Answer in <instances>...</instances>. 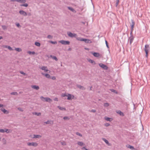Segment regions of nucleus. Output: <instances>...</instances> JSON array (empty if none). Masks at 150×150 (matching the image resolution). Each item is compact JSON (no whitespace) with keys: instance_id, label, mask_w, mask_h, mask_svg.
Masks as SVG:
<instances>
[{"instance_id":"nucleus-1","label":"nucleus","mask_w":150,"mask_h":150,"mask_svg":"<svg viewBox=\"0 0 150 150\" xmlns=\"http://www.w3.org/2000/svg\"><path fill=\"white\" fill-rule=\"evenodd\" d=\"M40 99L44 101H46L49 103L51 102L52 100L49 98H44L42 96L40 97Z\"/></svg>"},{"instance_id":"nucleus-2","label":"nucleus","mask_w":150,"mask_h":150,"mask_svg":"<svg viewBox=\"0 0 150 150\" xmlns=\"http://www.w3.org/2000/svg\"><path fill=\"white\" fill-rule=\"evenodd\" d=\"M149 50V46L148 45H146L145 46L144 50L146 52V56L147 57H148V53Z\"/></svg>"},{"instance_id":"nucleus-3","label":"nucleus","mask_w":150,"mask_h":150,"mask_svg":"<svg viewBox=\"0 0 150 150\" xmlns=\"http://www.w3.org/2000/svg\"><path fill=\"white\" fill-rule=\"evenodd\" d=\"M27 145L29 146H33L36 147L38 146V143L36 142H28L27 143Z\"/></svg>"},{"instance_id":"nucleus-4","label":"nucleus","mask_w":150,"mask_h":150,"mask_svg":"<svg viewBox=\"0 0 150 150\" xmlns=\"http://www.w3.org/2000/svg\"><path fill=\"white\" fill-rule=\"evenodd\" d=\"M30 137L32 138H39L41 137V136L40 135H30Z\"/></svg>"},{"instance_id":"nucleus-5","label":"nucleus","mask_w":150,"mask_h":150,"mask_svg":"<svg viewBox=\"0 0 150 150\" xmlns=\"http://www.w3.org/2000/svg\"><path fill=\"white\" fill-rule=\"evenodd\" d=\"M59 42L61 43L63 45H69V44L70 42L68 41H66L64 40H60L59 41Z\"/></svg>"},{"instance_id":"nucleus-6","label":"nucleus","mask_w":150,"mask_h":150,"mask_svg":"<svg viewBox=\"0 0 150 150\" xmlns=\"http://www.w3.org/2000/svg\"><path fill=\"white\" fill-rule=\"evenodd\" d=\"M132 24L130 25L131 28V33H132L134 29V26L135 25V23L134 21L133 20H132Z\"/></svg>"},{"instance_id":"nucleus-7","label":"nucleus","mask_w":150,"mask_h":150,"mask_svg":"<svg viewBox=\"0 0 150 150\" xmlns=\"http://www.w3.org/2000/svg\"><path fill=\"white\" fill-rule=\"evenodd\" d=\"M67 34L69 36L72 38L73 37H76L77 36L76 34L74 33H72L70 32H68Z\"/></svg>"},{"instance_id":"nucleus-8","label":"nucleus","mask_w":150,"mask_h":150,"mask_svg":"<svg viewBox=\"0 0 150 150\" xmlns=\"http://www.w3.org/2000/svg\"><path fill=\"white\" fill-rule=\"evenodd\" d=\"M67 97V99L68 100H71L72 99H74V96L71 95L69 94H68Z\"/></svg>"},{"instance_id":"nucleus-9","label":"nucleus","mask_w":150,"mask_h":150,"mask_svg":"<svg viewBox=\"0 0 150 150\" xmlns=\"http://www.w3.org/2000/svg\"><path fill=\"white\" fill-rule=\"evenodd\" d=\"M99 66L102 68L105 69H108V67L107 66L103 64H99Z\"/></svg>"},{"instance_id":"nucleus-10","label":"nucleus","mask_w":150,"mask_h":150,"mask_svg":"<svg viewBox=\"0 0 150 150\" xmlns=\"http://www.w3.org/2000/svg\"><path fill=\"white\" fill-rule=\"evenodd\" d=\"M91 53L93 55L96 57H100V55L99 53L96 52H92Z\"/></svg>"},{"instance_id":"nucleus-11","label":"nucleus","mask_w":150,"mask_h":150,"mask_svg":"<svg viewBox=\"0 0 150 150\" xmlns=\"http://www.w3.org/2000/svg\"><path fill=\"white\" fill-rule=\"evenodd\" d=\"M19 13L21 15L23 16H25L27 15V13L21 10L19 11Z\"/></svg>"},{"instance_id":"nucleus-12","label":"nucleus","mask_w":150,"mask_h":150,"mask_svg":"<svg viewBox=\"0 0 150 150\" xmlns=\"http://www.w3.org/2000/svg\"><path fill=\"white\" fill-rule=\"evenodd\" d=\"M40 68L41 69L44 70V71H45V72H47V71H49L47 69V67H46L43 66V67H42Z\"/></svg>"},{"instance_id":"nucleus-13","label":"nucleus","mask_w":150,"mask_h":150,"mask_svg":"<svg viewBox=\"0 0 150 150\" xmlns=\"http://www.w3.org/2000/svg\"><path fill=\"white\" fill-rule=\"evenodd\" d=\"M83 41L85 42L86 43H90L92 42L91 40L88 39H84Z\"/></svg>"},{"instance_id":"nucleus-14","label":"nucleus","mask_w":150,"mask_h":150,"mask_svg":"<svg viewBox=\"0 0 150 150\" xmlns=\"http://www.w3.org/2000/svg\"><path fill=\"white\" fill-rule=\"evenodd\" d=\"M31 87L37 90H38L39 89V87L38 86L36 85H32Z\"/></svg>"},{"instance_id":"nucleus-15","label":"nucleus","mask_w":150,"mask_h":150,"mask_svg":"<svg viewBox=\"0 0 150 150\" xmlns=\"http://www.w3.org/2000/svg\"><path fill=\"white\" fill-rule=\"evenodd\" d=\"M105 119L106 120L109 121H111L112 120V118H109L107 117H105Z\"/></svg>"},{"instance_id":"nucleus-16","label":"nucleus","mask_w":150,"mask_h":150,"mask_svg":"<svg viewBox=\"0 0 150 150\" xmlns=\"http://www.w3.org/2000/svg\"><path fill=\"white\" fill-rule=\"evenodd\" d=\"M45 123L46 124H53V122L51 120H48L47 121L45 122Z\"/></svg>"},{"instance_id":"nucleus-17","label":"nucleus","mask_w":150,"mask_h":150,"mask_svg":"<svg viewBox=\"0 0 150 150\" xmlns=\"http://www.w3.org/2000/svg\"><path fill=\"white\" fill-rule=\"evenodd\" d=\"M1 110L4 113L8 114V111L5 110V109L2 108L1 109Z\"/></svg>"},{"instance_id":"nucleus-18","label":"nucleus","mask_w":150,"mask_h":150,"mask_svg":"<svg viewBox=\"0 0 150 150\" xmlns=\"http://www.w3.org/2000/svg\"><path fill=\"white\" fill-rule=\"evenodd\" d=\"M68 9L69 10H71L74 13H76V11L72 8L70 7H68Z\"/></svg>"},{"instance_id":"nucleus-19","label":"nucleus","mask_w":150,"mask_h":150,"mask_svg":"<svg viewBox=\"0 0 150 150\" xmlns=\"http://www.w3.org/2000/svg\"><path fill=\"white\" fill-rule=\"evenodd\" d=\"M16 1L21 3H25L26 2L25 0H17Z\"/></svg>"},{"instance_id":"nucleus-20","label":"nucleus","mask_w":150,"mask_h":150,"mask_svg":"<svg viewBox=\"0 0 150 150\" xmlns=\"http://www.w3.org/2000/svg\"><path fill=\"white\" fill-rule=\"evenodd\" d=\"M58 108H59V109L61 110H66V109L65 108L59 106H58Z\"/></svg>"},{"instance_id":"nucleus-21","label":"nucleus","mask_w":150,"mask_h":150,"mask_svg":"<svg viewBox=\"0 0 150 150\" xmlns=\"http://www.w3.org/2000/svg\"><path fill=\"white\" fill-rule=\"evenodd\" d=\"M77 144L78 145L81 146H82L84 145L83 142H78Z\"/></svg>"},{"instance_id":"nucleus-22","label":"nucleus","mask_w":150,"mask_h":150,"mask_svg":"<svg viewBox=\"0 0 150 150\" xmlns=\"http://www.w3.org/2000/svg\"><path fill=\"white\" fill-rule=\"evenodd\" d=\"M76 39L80 41H83V38H81L79 37H76Z\"/></svg>"},{"instance_id":"nucleus-23","label":"nucleus","mask_w":150,"mask_h":150,"mask_svg":"<svg viewBox=\"0 0 150 150\" xmlns=\"http://www.w3.org/2000/svg\"><path fill=\"white\" fill-rule=\"evenodd\" d=\"M15 50L16 51H18V52H20L22 51V49H21L20 48H15Z\"/></svg>"},{"instance_id":"nucleus-24","label":"nucleus","mask_w":150,"mask_h":150,"mask_svg":"<svg viewBox=\"0 0 150 150\" xmlns=\"http://www.w3.org/2000/svg\"><path fill=\"white\" fill-rule=\"evenodd\" d=\"M33 114L37 116H40V115H41V113L40 112L37 113L36 112H34L33 113Z\"/></svg>"},{"instance_id":"nucleus-25","label":"nucleus","mask_w":150,"mask_h":150,"mask_svg":"<svg viewBox=\"0 0 150 150\" xmlns=\"http://www.w3.org/2000/svg\"><path fill=\"white\" fill-rule=\"evenodd\" d=\"M50 57L53 59L55 60L56 61H57L58 60V59H57V57L56 56H52L51 55Z\"/></svg>"},{"instance_id":"nucleus-26","label":"nucleus","mask_w":150,"mask_h":150,"mask_svg":"<svg viewBox=\"0 0 150 150\" xmlns=\"http://www.w3.org/2000/svg\"><path fill=\"white\" fill-rule=\"evenodd\" d=\"M28 53L30 54H34L35 53V52H31L30 51H28Z\"/></svg>"},{"instance_id":"nucleus-27","label":"nucleus","mask_w":150,"mask_h":150,"mask_svg":"<svg viewBox=\"0 0 150 150\" xmlns=\"http://www.w3.org/2000/svg\"><path fill=\"white\" fill-rule=\"evenodd\" d=\"M35 45L38 47H40V44L38 42H36L35 43Z\"/></svg>"},{"instance_id":"nucleus-28","label":"nucleus","mask_w":150,"mask_h":150,"mask_svg":"<svg viewBox=\"0 0 150 150\" xmlns=\"http://www.w3.org/2000/svg\"><path fill=\"white\" fill-rule=\"evenodd\" d=\"M117 113H119V114H120V115H122V116L124 115V114H123V113H122V112H121L120 111H118L117 112Z\"/></svg>"},{"instance_id":"nucleus-29","label":"nucleus","mask_w":150,"mask_h":150,"mask_svg":"<svg viewBox=\"0 0 150 150\" xmlns=\"http://www.w3.org/2000/svg\"><path fill=\"white\" fill-rule=\"evenodd\" d=\"M5 132H6L7 133H10V132H11V130H8V129H5Z\"/></svg>"},{"instance_id":"nucleus-30","label":"nucleus","mask_w":150,"mask_h":150,"mask_svg":"<svg viewBox=\"0 0 150 150\" xmlns=\"http://www.w3.org/2000/svg\"><path fill=\"white\" fill-rule=\"evenodd\" d=\"M68 95V94H67V93H64V94H62V96H61L62 97H65V96H67H67Z\"/></svg>"},{"instance_id":"nucleus-31","label":"nucleus","mask_w":150,"mask_h":150,"mask_svg":"<svg viewBox=\"0 0 150 150\" xmlns=\"http://www.w3.org/2000/svg\"><path fill=\"white\" fill-rule=\"evenodd\" d=\"M11 95H18V93L16 92H12L11 93Z\"/></svg>"},{"instance_id":"nucleus-32","label":"nucleus","mask_w":150,"mask_h":150,"mask_svg":"<svg viewBox=\"0 0 150 150\" xmlns=\"http://www.w3.org/2000/svg\"><path fill=\"white\" fill-rule=\"evenodd\" d=\"M103 140L107 144H109L108 141L105 138L103 139Z\"/></svg>"},{"instance_id":"nucleus-33","label":"nucleus","mask_w":150,"mask_h":150,"mask_svg":"<svg viewBox=\"0 0 150 150\" xmlns=\"http://www.w3.org/2000/svg\"><path fill=\"white\" fill-rule=\"evenodd\" d=\"M63 119L64 120H69V118L68 117H67V116H65V117H63Z\"/></svg>"},{"instance_id":"nucleus-34","label":"nucleus","mask_w":150,"mask_h":150,"mask_svg":"<svg viewBox=\"0 0 150 150\" xmlns=\"http://www.w3.org/2000/svg\"><path fill=\"white\" fill-rule=\"evenodd\" d=\"M78 87L80 89H82V90H83L85 89L84 87L83 86H82L80 85H79L78 86Z\"/></svg>"},{"instance_id":"nucleus-35","label":"nucleus","mask_w":150,"mask_h":150,"mask_svg":"<svg viewBox=\"0 0 150 150\" xmlns=\"http://www.w3.org/2000/svg\"><path fill=\"white\" fill-rule=\"evenodd\" d=\"M5 129H0V132H2V133H4L5 132Z\"/></svg>"},{"instance_id":"nucleus-36","label":"nucleus","mask_w":150,"mask_h":150,"mask_svg":"<svg viewBox=\"0 0 150 150\" xmlns=\"http://www.w3.org/2000/svg\"><path fill=\"white\" fill-rule=\"evenodd\" d=\"M50 42L52 44H57V42L56 41H50Z\"/></svg>"},{"instance_id":"nucleus-37","label":"nucleus","mask_w":150,"mask_h":150,"mask_svg":"<svg viewBox=\"0 0 150 150\" xmlns=\"http://www.w3.org/2000/svg\"><path fill=\"white\" fill-rule=\"evenodd\" d=\"M45 77H47V78H49L50 77V75L48 74H45Z\"/></svg>"},{"instance_id":"nucleus-38","label":"nucleus","mask_w":150,"mask_h":150,"mask_svg":"<svg viewBox=\"0 0 150 150\" xmlns=\"http://www.w3.org/2000/svg\"><path fill=\"white\" fill-rule=\"evenodd\" d=\"M21 6H24L27 7L28 6V4H24L21 5Z\"/></svg>"},{"instance_id":"nucleus-39","label":"nucleus","mask_w":150,"mask_h":150,"mask_svg":"<svg viewBox=\"0 0 150 150\" xmlns=\"http://www.w3.org/2000/svg\"><path fill=\"white\" fill-rule=\"evenodd\" d=\"M76 134L77 135H78V136H79L80 137H82V135L80 133H79V132H77L76 133Z\"/></svg>"},{"instance_id":"nucleus-40","label":"nucleus","mask_w":150,"mask_h":150,"mask_svg":"<svg viewBox=\"0 0 150 150\" xmlns=\"http://www.w3.org/2000/svg\"><path fill=\"white\" fill-rule=\"evenodd\" d=\"M20 72L21 74H22L25 76L26 75V74L23 71H21Z\"/></svg>"},{"instance_id":"nucleus-41","label":"nucleus","mask_w":150,"mask_h":150,"mask_svg":"<svg viewBox=\"0 0 150 150\" xmlns=\"http://www.w3.org/2000/svg\"><path fill=\"white\" fill-rule=\"evenodd\" d=\"M47 38H48V39H52V38H53V37L51 35H48L47 36Z\"/></svg>"},{"instance_id":"nucleus-42","label":"nucleus","mask_w":150,"mask_h":150,"mask_svg":"<svg viewBox=\"0 0 150 150\" xmlns=\"http://www.w3.org/2000/svg\"><path fill=\"white\" fill-rule=\"evenodd\" d=\"M8 49L10 50L11 51L13 50L12 48L10 46H8Z\"/></svg>"},{"instance_id":"nucleus-43","label":"nucleus","mask_w":150,"mask_h":150,"mask_svg":"<svg viewBox=\"0 0 150 150\" xmlns=\"http://www.w3.org/2000/svg\"><path fill=\"white\" fill-rule=\"evenodd\" d=\"M111 91L112 92H114L115 93H117V92L115 90L113 89H111Z\"/></svg>"},{"instance_id":"nucleus-44","label":"nucleus","mask_w":150,"mask_h":150,"mask_svg":"<svg viewBox=\"0 0 150 150\" xmlns=\"http://www.w3.org/2000/svg\"><path fill=\"white\" fill-rule=\"evenodd\" d=\"M8 46L4 45L2 46V47L4 48H7Z\"/></svg>"},{"instance_id":"nucleus-45","label":"nucleus","mask_w":150,"mask_h":150,"mask_svg":"<svg viewBox=\"0 0 150 150\" xmlns=\"http://www.w3.org/2000/svg\"><path fill=\"white\" fill-rule=\"evenodd\" d=\"M89 62L92 63H93V62L94 63V62L93 60L91 59L89 60Z\"/></svg>"},{"instance_id":"nucleus-46","label":"nucleus","mask_w":150,"mask_h":150,"mask_svg":"<svg viewBox=\"0 0 150 150\" xmlns=\"http://www.w3.org/2000/svg\"><path fill=\"white\" fill-rule=\"evenodd\" d=\"M110 125V124L108 123H106L105 124V125L106 127H108Z\"/></svg>"},{"instance_id":"nucleus-47","label":"nucleus","mask_w":150,"mask_h":150,"mask_svg":"<svg viewBox=\"0 0 150 150\" xmlns=\"http://www.w3.org/2000/svg\"><path fill=\"white\" fill-rule=\"evenodd\" d=\"M127 147L131 149L132 147V146L130 145H127Z\"/></svg>"},{"instance_id":"nucleus-48","label":"nucleus","mask_w":150,"mask_h":150,"mask_svg":"<svg viewBox=\"0 0 150 150\" xmlns=\"http://www.w3.org/2000/svg\"><path fill=\"white\" fill-rule=\"evenodd\" d=\"M119 0H117L116 1V6H117L119 3Z\"/></svg>"},{"instance_id":"nucleus-49","label":"nucleus","mask_w":150,"mask_h":150,"mask_svg":"<svg viewBox=\"0 0 150 150\" xmlns=\"http://www.w3.org/2000/svg\"><path fill=\"white\" fill-rule=\"evenodd\" d=\"M54 101H58V98H55L54 99Z\"/></svg>"},{"instance_id":"nucleus-50","label":"nucleus","mask_w":150,"mask_h":150,"mask_svg":"<svg viewBox=\"0 0 150 150\" xmlns=\"http://www.w3.org/2000/svg\"><path fill=\"white\" fill-rule=\"evenodd\" d=\"M108 105H109L108 103H106L104 104V106H108Z\"/></svg>"},{"instance_id":"nucleus-51","label":"nucleus","mask_w":150,"mask_h":150,"mask_svg":"<svg viewBox=\"0 0 150 150\" xmlns=\"http://www.w3.org/2000/svg\"><path fill=\"white\" fill-rule=\"evenodd\" d=\"M16 25L18 27H19L20 26L19 23H17Z\"/></svg>"},{"instance_id":"nucleus-52","label":"nucleus","mask_w":150,"mask_h":150,"mask_svg":"<svg viewBox=\"0 0 150 150\" xmlns=\"http://www.w3.org/2000/svg\"><path fill=\"white\" fill-rule=\"evenodd\" d=\"M18 109L19 110L21 111H23V110H22V109L21 108H18Z\"/></svg>"},{"instance_id":"nucleus-53","label":"nucleus","mask_w":150,"mask_h":150,"mask_svg":"<svg viewBox=\"0 0 150 150\" xmlns=\"http://www.w3.org/2000/svg\"><path fill=\"white\" fill-rule=\"evenodd\" d=\"M105 43H106V44L107 47L108 48V42H107V41H105Z\"/></svg>"},{"instance_id":"nucleus-54","label":"nucleus","mask_w":150,"mask_h":150,"mask_svg":"<svg viewBox=\"0 0 150 150\" xmlns=\"http://www.w3.org/2000/svg\"><path fill=\"white\" fill-rule=\"evenodd\" d=\"M52 79L53 80H55L56 79V78L54 76H53L52 77Z\"/></svg>"},{"instance_id":"nucleus-55","label":"nucleus","mask_w":150,"mask_h":150,"mask_svg":"<svg viewBox=\"0 0 150 150\" xmlns=\"http://www.w3.org/2000/svg\"><path fill=\"white\" fill-rule=\"evenodd\" d=\"M91 111L93 112H96V110H92Z\"/></svg>"},{"instance_id":"nucleus-56","label":"nucleus","mask_w":150,"mask_h":150,"mask_svg":"<svg viewBox=\"0 0 150 150\" xmlns=\"http://www.w3.org/2000/svg\"><path fill=\"white\" fill-rule=\"evenodd\" d=\"M2 27L4 29H5L6 28V27L5 26H2Z\"/></svg>"},{"instance_id":"nucleus-57","label":"nucleus","mask_w":150,"mask_h":150,"mask_svg":"<svg viewBox=\"0 0 150 150\" xmlns=\"http://www.w3.org/2000/svg\"><path fill=\"white\" fill-rule=\"evenodd\" d=\"M131 149H132V150H134V147L133 146H132V147L131 148Z\"/></svg>"},{"instance_id":"nucleus-58","label":"nucleus","mask_w":150,"mask_h":150,"mask_svg":"<svg viewBox=\"0 0 150 150\" xmlns=\"http://www.w3.org/2000/svg\"><path fill=\"white\" fill-rule=\"evenodd\" d=\"M3 107V105L0 104V108Z\"/></svg>"},{"instance_id":"nucleus-59","label":"nucleus","mask_w":150,"mask_h":150,"mask_svg":"<svg viewBox=\"0 0 150 150\" xmlns=\"http://www.w3.org/2000/svg\"><path fill=\"white\" fill-rule=\"evenodd\" d=\"M85 50H89V49L88 48H85Z\"/></svg>"},{"instance_id":"nucleus-60","label":"nucleus","mask_w":150,"mask_h":150,"mask_svg":"<svg viewBox=\"0 0 150 150\" xmlns=\"http://www.w3.org/2000/svg\"><path fill=\"white\" fill-rule=\"evenodd\" d=\"M3 38L2 36H0V40L1 39Z\"/></svg>"},{"instance_id":"nucleus-61","label":"nucleus","mask_w":150,"mask_h":150,"mask_svg":"<svg viewBox=\"0 0 150 150\" xmlns=\"http://www.w3.org/2000/svg\"><path fill=\"white\" fill-rule=\"evenodd\" d=\"M62 144L63 145H66V144L65 143H63Z\"/></svg>"},{"instance_id":"nucleus-62","label":"nucleus","mask_w":150,"mask_h":150,"mask_svg":"<svg viewBox=\"0 0 150 150\" xmlns=\"http://www.w3.org/2000/svg\"><path fill=\"white\" fill-rule=\"evenodd\" d=\"M132 40H131L130 41V43H132Z\"/></svg>"},{"instance_id":"nucleus-63","label":"nucleus","mask_w":150,"mask_h":150,"mask_svg":"<svg viewBox=\"0 0 150 150\" xmlns=\"http://www.w3.org/2000/svg\"><path fill=\"white\" fill-rule=\"evenodd\" d=\"M29 15H30V14H29Z\"/></svg>"},{"instance_id":"nucleus-64","label":"nucleus","mask_w":150,"mask_h":150,"mask_svg":"<svg viewBox=\"0 0 150 150\" xmlns=\"http://www.w3.org/2000/svg\"><path fill=\"white\" fill-rule=\"evenodd\" d=\"M1 140V138H0V141Z\"/></svg>"}]
</instances>
